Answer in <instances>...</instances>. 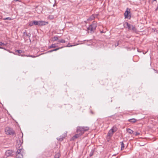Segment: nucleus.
Wrapping results in <instances>:
<instances>
[{
	"instance_id": "obj_3",
	"label": "nucleus",
	"mask_w": 158,
	"mask_h": 158,
	"mask_svg": "<svg viewBox=\"0 0 158 158\" xmlns=\"http://www.w3.org/2000/svg\"><path fill=\"white\" fill-rule=\"evenodd\" d=\"M5 131L6 134L9 135H13L15 133L14 131L12 128L8 127L6 128Z\"/></svg>"
},
{
	"instance_id": "obj_34",
	"label": "nucleus",
	"mask_w": 158,
	"mask_h": 158,
	"mask_svg": "<svg viewBox=\"0 0 158 158\" xmlns=\"http://www.w3.org/2000/svg\"><path fill=\"white\" fill-rule=\"evenodd\" d=\"M1 48H3L2 47L0 46V49H1Z\"/></svg>"
},
{
	"instance_id": "obj_19",
	"label": "nucleus",
	"mask_w": 158,
	"mask_h": 158,
	"mask_svg": "<svg viewBox=\"0 0 158 158\" xmlns=\"http://www.w3.org/2000/svg\"><path fill=\"white\" fill-rule=\"evenodd\" d=\"M64 136H60V138H57V139L59 140L60 141H62L64 139Z\"/></svg>"
},
{
	"instance_id": "obj_13",
	"label": "nucleus",
	"mask_w": 158,
	"mask_h": 158,
	"mask_svg": "<svg viewBox=\"0 0 158 158\" xmlns=\"http://www.w3.org/2000/svg\"><path fill=\"white\" fill-rule=\"evenodd\" d=\"M63 48V47H60V48H56L55 49H53V50H50V51H48L47 52H52L53 51H57L61 48Z\"/></svg>"
},
{
	"instance_id": "obj_11",
	"label": "nucleus",
	"mask_w": 158,
	"mask_h": 158,
	"mask_svg": "<svg viewBox=\"0 0 158 158\" xmlns=\"http://www.w3.org/2000/svg\"><path fill=\"white\" fill-rule=\"evenodd\" d=\"M137 121V120L136 119L134 118L128 120V121L129 122L133 123H135Z\"/></svg>"
},
{
	"instance_id": "obj_29",
	"label": "nucleus",
	"mask_w": 158,
	"mask_h": 158,
	"mask_svg": "<svg viewBox=\"0 0 158 158\" xmlns=\"http://www.w3.org/2000/svg\"><path fill=\"white\" fill-rule=\"evenodd\" d=\"M92 155H93V153H90V156H92Z\"/></svg>"
},
{
	"instance_id": "obj_5",
	"label": "nucleus",
	"mask_w": 158,
	"mask_h": 158,
	"mask_svg": "<svg viewBox=\"0 0 158 158\" xmlns=\"http://www.w3.org/2000/svg\"><path fill=\"white\" fill-rule=\"evenodd\" d=\"M117 131V128L115 127H113L108 132V135L110 137H111L113 133Z\"/></svg>"
},
{
	"instance_id": "obj_17",
	"label": "nucleus",
	"mask_w": 158,
	"mask_h": 158,
	"mask_svg": "<svg viewBox=\"0 0 158 158\" xmlns=\"http://www.w3.org/2000/svg\"><path fill=\"white\" fill-rule=\"evenodd\" d=\"M120 144L121 145V150H123L124 148V145L123 142H120Z\"/></svg>"
},
{
	"instance_id": "obj_28",
	"label": "nucleus",
	"mask_w": 158,
	"mask_h": 158,
	"mask_svg": "<svg viewBox=\"0 0 158 158\" xmlns=\"http://www.w3.org/2000/svg\"><path fill=\"white\" fill-rule=\"evenodd\" d=\"M30 35H31V34H28L27 35V36L29 37H30Z\"/></svg>"
},
{
	"instance_id": "obj_1",
	"label": "nucleus",
	"mask_w": 158,
	"mask_h": 158,
	"mask_svg": "<svg viewBox=\"0 0 158 158\" xmlns=\"http://www.w3.org/2000/svg\"><path fill=\"white\" fill-rule=\"evenodd\" d=\"M89 129V127H78L77 128V132L81 135L85 131H88Z\"/></svg>"
},
{
	"instance_id": "obj_27",
	"label": "nucleus",
	"mask_w": 158,
	"mask_h": 158,
	"mask_svg": "<svg viewBox=\"0 0 158 158\" xmlns=\"http://www.w3.org/2000/svg\"><path fill=\"white\" fill-rule=\"evenodd\" d=\"M16 52L19 54L21 53L22 52V51L20 50H17Z\"/></svg>"
},
{
	"instance_id": "obj_20",
	"label": "nucleus",
	"mask_w": 158,
	"mask_h": 158,
	"mask_svg": "<svg viewBox=\"0 0 158 158\" xmlns=\"http://www.w3.org/2000/svg\"><path fill=\"white\" fill-rule=\"evenodd\" d=\"M58 41L60 43H65V40L63 39L59 40Z\"/></svg>"
},
{
	"instance_id": "obj_24",
	"label": "nucleus",
	"mask_w": 158,
	"mask_h": 158,
	"mask_svg": "<svg viewBox=\"0 0 158 158\" xmlns=\"http://www.w3.org/2000/svg\"><path fill=\"white\" fill-rule=\"evenodd\" d=\"M76 45H70L69 44H68L65 46V47H72Z\"/></svg>"
},
{
	"instance_id": "obj_8",
	"label": "nucleus",
	"mask_w": 158,
	"mask_h": 158,
	"mask_svg": "<svg viewBox=\"0 0 158 158\" xmlns=\"http://www.w3.org/2000/svg\"><path fill=\"white\" fill-rule=\"evenodd\" d=\"M48 23L43 21H39V26H42L48 24Z\"/></svg>"
},
{
	"instance_id": "obj_6",
	"label": "nucleus",
	"mask_w": 158,
	"mask_h": 158,
	"mask_svg": "<svg viewBox=\"0 0 158 158\" xmlns=\"http://www.w3.org/2000/svg\"><path fill=\"white\" fill-rule=\"evenodd\" d=\"M125 24L126 25L127 27L129 29H132L133 30H135V28L132 25L129 24L128 23L126 22Z\"/></svg>"
},
{
	"instance_id": "obj_33",
	"label": "nucleus",
	"mask_w": 158,
	"mask_h": 158,
	"mask_svg": "<svg viewBox=\"0 0 158 158\" xmlns=\"http://www.w3.org/2000/svg\"><path fill=\"white\" fill-rule=\"evenodd\" d=\"M118 44L117 43L116 45V46L118 45Z\"/></svg>"
},
{
	"instance_id": "obj_30",
	"label": "nucleus",
	"mask_w": 158,
	"mask_h": 158,
	"mask_svg": "<svg viewBox=\"0 0 158 158\" xmlns=\"http://www.w3.org/2000/svg\"><path fill=\"white\" fill-rule=\"evenodd\" d=\"M139 133H137L136 135H139Z\"/></svg>"
},
{
	"instance_id": "obj_31",
	"label": "nucleus",
	"mask_w": 158,
	"mask_h": 158,
	"mask_svg": "<svg viewBox=\"0 0 158 158\" xmlns=\"http://www.w3.org/2000/svg\"><path fill=\"white\" fill-rule=\"evenodd\" d=\"M2 48H2V49H4L5 50H6V49L5 48L2 47Z\"/></svg>"
},
{
	"instance_id": "obj_18",
	"label": "nucleus",
	"mask_w": 158,
	"mask_h": 158,
	"mask_svg": "<svg viewBox=\"0 0 158 158\" xmlns=\"http://www.w3.org/2000/svg\"><path fill=\"white\" fill-rule=\"evenodd\" d=\"M34 25L39 26V21L34 20L33 21Z\"/></svg>"
},
{
	"instance_id": "obj_9",
	"label": "nucleus",
	"mask_w": 158,
	"mask_h": 158,
	"mask_svg": "<svg viewBox=\"0 0 158 158\" xmlns=\"http://www.w3.org/2000/svg\"><path fill=\"white\" fill-rule=\"evenodd\" d=\"M12 153V152L11 150H7L5 152V155L7 156H11Z\"/></svg>"
},
{
	"instance_id": "obj_35",
	"label": "nucleus",
	"mask_w": 158,
	"mask_h": 158,
	"mask_svg": "<svg viewBox=\"0 0 158 158\" xmlns=\"http://www.w3.org/2000/svg\"><path fill=\"white\" fill-rule=\"evenodd\" d=\"M154 1H156V0H153Z\"/></svg>"
},
{
	"instance_id": "obj_2",
	"label": "nucleus",
	"mask_w": 158,
	"mask_h": 158,
	"mask_svg": "<svg viewBox=\"0 0 158 158\" xmlns=\"http://www.w3.org/2000/svg\"><path fill=\"white\" fill-rule=\"evenodd\" d=\"M24 150L22 148L18 149L16 152V158H23Z\"/></svg>"
},
{
	"instance_id": "obj_26",
	"label": "nucleus",
	"mask_w": 158,
	"mask_h": 158,
	"mask_svg": "<svg viewBox=\"0 0 158 158\" xmlns=\"http://www.w3.org/2000/svg\"><path fill=\"white\" fill-rule=\"evenodd\" d=\"M6 44H4V43H2V42H0V46H2V45L6 46Z\"/></svg>"
},
{
	"instance_id": "obj_22",
	"label": "nucleus",
	"mask_w": 158,
	"mask_h": 158,
	"mask_svg": "<svg viewBox=\"0 0 158 158\" xmlns=\"http://www.w3.org/2000/svg\"><path fill=\"white\" fill-rule=\"evenodd\" d=\"M58 40V37L57 36H55L53 37V40L54 41H56L57 40Z\"/></svg>"
},
{
	"instance_id": "obj_21",
	"label": "nucleus",
	"mask_w": 158,
	"mask_h": 158,
	"mask_svg": "<svg viewBox=\"0 0 158 158\" xmlns=\"http://www.w3.org/2000/svg\"><path fill=\"white\" fill-rule=\"evenodd\" d=\"M22 56H26L27 57H30L33 58H35L36 56H33L32 55H21Z\"/></svg>"
},
{
	"instance_id": "obj_23",
	"label": "nucleus",
	"mask_w": 158,
	"mask_h": 158,
	"mask_svg": "<svg viewBox=\"0 0 158 158\" xmlns=\"http://www.w3.org/2000/svg\"><path fill=\"white\" fill-rule=\"evenodd\" d=\"M28 25L29 26H30V27H31L32 26H33V25H34V24L33 23V21L29 22L28 23Z\"/></svg>"
},
{
	"instance_id": "obj_15",
	"label": "nucleus",
	"mask_w": 158,
	"mask_h": 158,
	"mask_svg": "<svg viewBox=\"0 0 158 158\" xmlns=\"http://www.w3.org/2000/svg\"><path fill=\"white\" fill-rule=\"evenodd\" d=\"M60 156V154L59 153H56L54 156V158H59Z\"/></svg>"
},
{
	"instance_id": "obj_10",
	"label": "nucleus",
	"mask_w": 158,
	"mask_h": 158,
	"mask_svg": "<svg viewBox=\"0 0 158 158\" xmlns=\"http://www.w3.org/2000/svg\"><path fill=\"white\" fill-rule=\"evenodd\" d=\"M81 135L79 133H77V134H75L73 137V140L74 139H76L78 137H79Z\"/></svg>"
},
{
	"instance_id": "obj_16",
	"label": "nucleus",
	"mask_w": 158,
	"mask_h": 158,
	"mask_svg": "<svg viewBox=\"0 0 158 158\" xmlns=\"http://www.w3.org/2000/svg\"><path fill=\"white\" fill-rule=\"evenodd\" d=\"M57 46L55 44H53L51 46H49L48 48H55Z\"/></svg>"
},
{
	"instance_id": "obj_4",
	"label": "nucleus",
	"mask_w": 158,
	"mask_h": 158,
	"mask_svg": "<svg viewBox=\"0 0 158 158\" xmlns=\"http://www.w3.org/2000/svg\"><path fill=\"white\" fill-rule=\"evenodd\" d=\"M97 27V24L96 23L94 22L93 23L89 26L88 27V29L89 30H90L91 31H93L95 30Z\"/></svg>"
},
{
	"instance_id": "obj_25",
	"label": "nucleus",
	"mask_w": 158,
	"mask_h": 158,
	"mask_svg": "<svg viewBox=\"0 0 158 158\" xmlns=\"http://www.w3.org/2000/svg\"><path fill=\"white\" fill-rule=\"evenodd\" d=\"M3 19L4 20H11V19L10 17H7V18H3Z\"/></svg>"
},
{
	"instance_id": "obj_7",
	"label": "nucleus",
	"mask_w": 158,
	"mask_h": 158,
	"mask_svg": "<svg viewBox=\"0 0 158 158\" xmlns=\"http://www.w3.org/2000/svg\"><path fill=\"white\" fill-rule=\"evenodd\" d=\"M130 13V10L127 8L124 13L125 18H128L129 17V14Z\"/></svg>"
},
{
	"instance_id": "obj_12",
	"label": "nucleus",
	"mask_w": 158,
	"mask_h": 158,
	"mask_svg": "<svg viewBox=\"0 0 158 158\" xmlns=\"http://www.w3.org/2000/svg\"><path fill=\"white\" fill-rule=\"evenodd\" d=\"M95 17V15H92L91 16H90L89 18H88L87 19V20H89V21H92V20H93V19H94Z\"/></svg>"
},
{
	"instance_id": "obj_14",
	"label": "nucleus",
	"mask_w": 158,
	"mask_h": 158,
	"mask_svg": "<svg viewBox=\"0 0 158 158\" xmlns=\"http://www.w3.org/2000/svg\"><path fill=\"white\" fill-rule=\"evenodd\" d=\"M127 131L129 133L131 134H132L133 132V131L131 130V129H127Z\"/></svg>"
},
{
	"instance_id": "obj_32",
	"label": "nucleus",
	"mask_w": 158,
	"mask_h": 158,
	"mask_svg": "<svg viewBox=\"0 0 158 158\" xmlns=\"http://www.w3.org/2000/svg\"><path fill=\"white\" fill-rule=\"evenodd\" d=\"M15 1H19V0H15Z\"/></svg>"
}]
</instances>
